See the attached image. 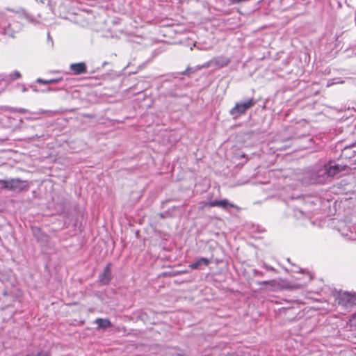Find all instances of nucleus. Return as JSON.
Listing matches in <instances>:
<instances>
[{
  "instance_id": "1",
  "label": "nucleus",
  "mask_w": 356,
  "mask_h": 356,
  "mask_svg": "<svg viewBox=\"0 0 356 356\" xmlns=\"http://www.w3.org/2000/svg\"><path fill=\"white\" fill-rule=\"evenodd\" d=\"M346 165L329 161L323 165H317L309 170L304 176L305 181L309 184H324L333 177L345 170Z\"/></svg>"
},
{
  "instance_id": "2",
  "label": "nucleus",
  "mask_w": 356,
  "mask_h": 356,
  "mask_svg": "<svg viewBox=\"0 0 356 356\" xmlns=\"http://www.w3.org/2000/svg\"><path fill=\"white\" fill-rule=\"evenodd\" d=\"M188 87V84L182 85L179 82H176L170 88L165 89L163 92L164 97L172 98L170 104L175 105L171 107V109L175 111H179L189 105L191 99L186 93L183 92V89Z\"/></svg>"
},
{
  "instance_id": "3",
  "label": "nucleus",
  "mask_w": 356,
  "mask_h": 356,
  "mask_svg": "<svg viewBox=\"0 0 356 356\" xmlns=\"http://www.w3.org/2000/svg\"><path fill=\"white\" fill-rule=\"evenodd\" d=\"M257 102L254 98H250L244 102H236L235 106L229 111V115L234 120L242 115H245L248 110L253 107Z\"/></svg>"
},
{
  "instance_id": "4",
  "label": "nucleus",
  "mask_w": 356,
  "mask_h": 356,
  "mask_svg": "<svg viewBox=\"0 0 356 356\" xmlns=\"http://www.w3.org/2000/svg\"><path fill=\"white\" fill-rule=\"evenodd\" d=\"M211 66H213V58L211 60L204 63L202 65H197L195 67H191L188 66V67H187V68L185 70H184L182 72H173L170 74V76H172L175 79H178L179 81H181L183 79L181 76H190V75L191 74L195 73V72L201 70L202 68H208Z\"/></svg>"
},
{
  "instance_id": "5",
  "label": "nucleus",
  "mask_w": 356,
  "mask_h": 356,
  "mask_svg": "<svg viewBox=\"0 0 356 356\" xmlns=\"http://www.w3.org/2000/svg\"><path fill=\"white\" fill-rule=\"evenodd\" d=\"M337 300L339 305L346 308L356 305V294H352L349 292H341L338 293Z\"/></svg>"
},
{
  "instance_id": "6",
  "label": "nucleus",
  "mask_w": 356,
  "mask_h": 356,
  "mask_svg": "<svg viewBox=\"0 0 356 356\" xmlns=\"http://www.w3.org/2000/svg\"><path fill=\"white\" fill-rule=\"evenodd\" d=\"M112 266L111 263L107 264L103 272L99 275L98 282L100 285L107 286L111 282L113 279Z\"/></svg>"
},
{
  "instance_id": "7",
  "label": "nucleus",
  "mask_w": 356,
  "mask_h": 356,
  "mask_svg": "<svg viewBox=\"0 0 356 356\" xmlns=\"http://www.w3.org/2000/svg\"><path fill=\"white\" fill-rule=\"evenodd\" d=\"M27 188V185L24 181L20 179H8V191L15 193H20Z\"/></svg>"
},
{
  "instance_id": "8",
  "label": "nucleus",
  "mask_w": 356,
  "mask_h": 356,
  "mask_svg": "<svg viewBox=\"0 0 356 356\" xmlns=\"http://www.w3.org/2000/svg\"><path fill=\"white\" fill-rule=\"evenodd\" d=\"M207 206L210 207H218L220 208H222L225 210L228 209V208H234L235 207L234 204L233 203L229 202L227 199L223 200H213L209 201L207 204Z\"/></svg>"
},
{
  "instance_id": "9",
  "label": "nucleus",
  "mask_w": 356,
  "mask_h": 356,
  "mask_svg": "<svg viewBox=\"0 0 356 356\" xmlns=\"http://www.w3.org/2000/svg\"><path fill=\"white\" fill-rule=\"evenodd\" d=\"M11 24L4 18L0 17V33L14 37V31Z\"/></svg>"
},
{
  "instance_id": "10",
  "label": "nucleus",
  "mask_w": 356,
  "mask_h": 356,
  "mask_svg": "<svg viewBox=\"0 0 356 356\" xmlns=\"http://www.w3.org/2000/svg\"><path fill=\"white\" fill-rule=\"evenodd\" d=\"M75 211L78 214V217L75 219L74 225L76 227H78L79 229H83V220L85 219L86 216V213L83 210H81L78 206L74 208Z\"/></svg>"
},
{
  "instance_id": "11",
  "label": "nucleus",
  "mask_w": 356,
  "mask_h": 356,
  "mask_svg": "<svg viewBox=\"0 0 356 356\" xmlns=\"http://www.w3.org/2000/svg\"><path fill=\"white\" fill-rule=\"evenodd\" d=\"M70 69L72 71L74 74L79 75L86 72L87 66L83 62L72 63L70 66Z\"/></svg>"
},
{
  "instance_id": "12",
  "label": "nucleus",
  "mask_w": 356,
  "mask_h": 356,
  "mask_svg": "<svg viewBox=\"0 0 356 356\" xmlns=\"http://www.w3.org/2000/svg\"><path fill=\"white\" fill-rule=\"evenodd\" d=\"M230 62V58L224 56H220L213 58V66L219 69L227 66Z\"/></svg>"
},
{
  "instance_id": "13",
  "label": "nucleus",
  "mask_w": 356,
  "mask_h": 356,
  "mask_svg": "<svg viewBox=\"0 0 356 356\" xmlns=\"http://www.w3.org/2000/svg\"><path fill=\"white\" fill-rule=\"evenodd\" d=\"M93 323L97 325V330H106L113 327L112 323L108 318H97Z\"/></svg>"
},
{
  "instance_id": "14",
  "label": "nucleus",
  "mask_w": 356,
  "mask_h": 356,
  "mask_svg": "<svg viewBox=\"0 0 356 356\" xmlns=\"http://www.w3.org/2000/svg\"><path fill=\"white\" fill-rule=\"evenodd\" d=\"M211 263V260L206 257H200L196 261L191 264L189 268L192 270H197L202 268V266H207Z\"/></svg>"
},
{
  "instance_id": "15",
  "label": "nucleus",
  "mask_w": 356,
  "mask_h": 356,
  "mask_svg": "<svg viewBox=\"0 0 356 356\" xmlns=\"http://www.w3.org/2000/svg\"><path fill=\"white\" fill-rule=\"evenodd\" d=\"M21 77V74L19 71H14L9 74H0V83L5 81L6 83L13 81Z\"/></svg>"
},
{
  "instance_id": "16",
  "label": "nucleus",
  "mask_w": 356,
  "mask_h": 356,
  "mask_svg": "<svg viewBox=\"0 0 356 356\" xmlns=\"http://www.w3.org/2000/svg\"><path fill=\"white\" fill-rule=\"evenodd\" d=\"M355 143H352L349 146L345 147L342 150V155L346 158H352L356 155V151L352 150V148L355 146Z\"/></svg>"
},
{
  "instance_id": "17",
  "label": "nucleus",
  "mask_w": 356,
  "mask_h": 356,
  "mask_svg": "<svg viewBox=\"0 0 356 356\" xmlns=\"http://www.w3.org/2000/svg\"><path fill=\"white\" fill-rule=\"evenodd\" d=\"M64 81L63 78H58V79H51L49 80H44L41 78H38L36 79L35 82L40 84H44V85H50L52 83H61Z\"/></svg>"
},
{
  "instance_id": "18",
  "label": "nucleus",
  "mask_w": 356,
  "mask_h": 356,
  "mask_svg": "<svg viewBox=\"0 0 356 356\" xmlns=\"http://www.w3.org/2000/svg\"><path fill=\"white\" fill-rule=\"evenodd\" d=\"M64 86H65L64 85L62 86L61 87H56V88L48 86L47 89L42 90V92H57V91H59L60 90L63 89L64 88Z\"/></svg>"
},
{
  "instance_id": "19",
  "label": "nucleus",
  "mask_w": 356,
  "mask_h": 356,
  "mask_svg": "<svg viewBox=\"0 0 356 356\" xmlns=\"http://www.w3.org/2000/svg\"><path fill=\"white\" fill-rule=\"evenodd\" d=\"M305 216V213L299 209H294V216L297 218H302Z\"/></svg>"
},
{
  "instance_id": "20",
  "label": "nucleus",
  "mask_w": 356,
  "mask_h": 356,
  "mask_svg": "<svg viewBox=\"0 0 356 356\" xmlns=\"http://www.w3.org/2000/svg\"><path fill=\"white\" fill-rule=\"evenodd\" d=\"M1 190L8 191V179H0V191Z\"/></svg>"
},
{
  "instance_id": "21",
  "label": "nucleus",
  "mask_w": 356,
  "mask_h": 356,
  "mask_svg": "<svg viewBox=\"0 0 356 356\" xmlns=\"http://www.w3.org/2000/svg\"><path fill=\"white\" fill-rule=\"evenodd\" d=\"M25 356H49V355L47 353H44V352H38L37 353L27 354Z\"/></svg>"
},
{
  "instance_id": "22",
  "label": "nucleus",
  "mask_w": 356,
  "mask_h": 356,
  "mask_svg": "<svg viewBox=\"0 0 356 356\" xmlns=\"http://www.w3.org/2000/svg\"><path fill=\"white\" fill-rule=\"evenodd\" d=\"M252 274L254 277H262L264 275V273L261 271H259L257 269H254L252 270Z\"/></svg>"
},
{
  "instance_id": "23",
  "label": "nucleus",
  "mask_w": 356,
  "mask_h": 356,
  "mask_svg": "<svg viewBox=\"0 0 356 356\" xmlns=\"http://www.w3.org/2000/svg\"><path fill=\"white\" fill-rule=\"evenodd\" d=\"M274 280H270V281H261V282H257V284L259 285H268L271 282H273Z\"/></svg>"
},
{
  "instance_id": "24",
  "label": "nucleus",
  "mask_w": 356,
  "mask_h": 356,
  "mask_svg": "<svg viewBox=\"0 0 356 356\" xmlns=\"http://www.w3.org/2000/svg\"><path fill=\"white\" fill-rule=\"evenodd\" d=\"M15 111L20 113H27V110L25 108H15Z\"/></svg>"
},
{
  "instance_id": "25",
  "label": "nucleus",
  "mask_w": 356,
  "mask_h": 356,
  "mask_svg": "<svg viewBox=\"0 0 356 356\" xmlns=\"http://www.w3.org/2000/svg\"><path fill=\"white\" fill-rule=\"evenodd\" d=\"M264 267L266 270H270V271H273V270H274V268H273V267H272V266H268V265H267V264H264Z\"/></svg>"
},
{
  "instance_id": "26",
  "label": "nucleus",
  "mask_w": 356,
  "mask_h": 356,
  "mask_svg": "<svg viewBox=\"0 0 356 356\" xmlns=\"http://www.w3.org/2000/svg\"><path fill=\"white\" fill-rule=\"evenodd\" d=\"M48 40L50 41L51 43L53 42L52 38H51L49 33H48Z\"/></svg>"
},
{
  "instance_id": "27",
  "label": "nucleus",
  "mask_w": 356,
  "mask_h": 356,
  "mask_svg": "<svg viewBox=\"0 0 356 356\" xmlns=\"http://www.w3.org/2000/svg\"><path fill=\"white\" fill-rule=\"evenodd\" d=\"M31 88H33V90L35 92H38V90L37 89L36 86H31Z\"/></svg>"
},
{
  "instance_id": "28",
  "label": "nucleus",
  "mask_w": 356,
  "mask_h": 356,
  "mask_svg": "<svg viewBox=\"0 0 356 356\" xmlns=\"http://www.w3.org/2000/svg\"><path fill=\"white\" fill-rule=\"evenodd\" d=\"M22 91H23V92L26 91V88L24 86L23 87Z\"/></svg>"
},
{
  "instance_id": "29",
  "label": "nucleus",
  "mask_w": 356,
  "mask_h": 356,
  "mask_svg": "<svg viewBox=\"0 0 356 356\" xmlns=\"http://www.w3.org/2000/svg\"><path fill=\"white\" fill-rule=\"evenodd\" d=\"M334 83H327V86H330L331 85H332Z\"/></svg>"
},
{
  "instance_id": "30",
  "label": "nucleus",
  "mask_w": 356,
  "mask_h": 356,
  "mask_svg": "<svg viewBox=\"0 0 356 356\" xmlns=\"http://www.w3.org/2000/svg\"><path fill=\"white\" fill-rule=\"evenodd\" d=\"M290 197H291V199H294V198H295L293 195H291V196H290Z\"/></svg>"
},
{
  "instance_id": "31",
  "label": "nucleus",
  "mask_w": 356,
  "mask_h": 356,
  "mask_svg": "<svg viewBox=\"0 0 356 356\" xmlns=\"http://www.w3.org/2000/svg\"><path fill=\"white\" fill-rule=\"evenodd\" d=\"M284 309H286V310H290L291 309V308H287V309L284 308Z\"/></svg>"
}]
</instances>
